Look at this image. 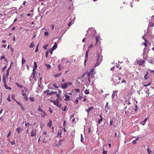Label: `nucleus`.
<instances>
[{"label": "nucleus", "instance_id": "0e129e2a", "mask_svg": "<svg viewBox=\"0 0 154 154\" xmlns=\"http://www.w3.org/2000/svg\"><path fill=\"white\" fill-rule=\"evenodd\" d=\"M126 103L128 105H129L131 103L130 102L128 101H126Z\"/></svg>", "mask_w": 154, "mask_h": 154}, {"label": "nucleus", "instance_id": "a18cd8bd", "mask_svg": "<svg viewBox=\"0 0 154 154\" xmlns=\"http://www.w3.org/2000/svg\"><path fill=\"white\" fill-rule=\"evenodd\" d=\"M6 66H4L3 68H2V71L3 72L5 71V70L6 69Z\"/></svg>", "mask_w": 154, "mask_h": 154}, {"label": "nucleus", "instance_id": "5fc2aeb1", "mask_svg": "<svg viewBox=\"0 0 154 154\" xmlns=\"http://www.w3.org/2000/svg\"><path fill=\"white\" fill-rule=\"evenodd\" d=\"M79 102V100L78 99H76V100H75V103L76 104H77Z\"/></svg>", "mask_w": 154, "mask_h": 154}, {"label": "nucleus", "instance_id": "c03bdc74", "mask_svg": "<svg viewBox=\"0 0 154 154\" xmlns=\"http://www.w3.org/2000/svg\"><path fill=\"white\" fill-rule=\"evenodd\" d=\"M54 50V49H52V48L50 50V53H51V54H52L53 51Z\"/></svg>", "mask_w": 154, "mask_h": 154}, {"label": "nucleus", "instance_id": "a878e982", "mask_svg": "<svg viewBox=\"0 0 154 154\" xmlns=\"http://www.w3.org/2000/svg\"><path fill=\"white\" fill-rule=\"evenodd\" d=\"M9 70H8V69L6 70V76L7 78H8L9 76Z\"/></svg>", "mask_w": 154, "mask_h": 154}, {"label": "nucleus", "instance_id": "4c0bfd02", "mask_svg": "<svg viewBox=\"0 0 154 154\" xmlns=\"http://www.w3.org/2000/svg\"><path fill=\"white\" fill-rule=\"evenodd\" d=\"M38 111H40V112H42V111H43V110L42 109H41L40 106H39L38 107Z\"/></svg>", "mask_w": 154, "mask_h": 154}, {"label": "nucleus", "instance_id": "338daca9", "mask_svg": "<svg viewBox=\"0 0 154 154\" xmlns=\"http://www.w3.org/2000/svg\"><path fill=\"white\" fill-rule=\"evenodd\" d=\"M7 100L8 101H9V102H10L11 101V100H10V96H9L8 97V98H7Z\"/></svg>", "mask_w": 154, "mask_h": 154}, {"label": "nucleus", "instance_id": "603ef678", "mask_svg": "<svg viewBox=\"0 0 154 154\" xmlns=\"http://www.w3.org/2000/svg\"><path fill=\"white\" fill-rule=\"evenodd\" d=\"M49 35V33L48 32H45V36H48Z\"/></svg>", "mask_w": 154, "mask_h": 154}, {"label": "nucleus", "instance_id": "473e14b6", "mask_svg": "<svg viewBox=\"0 0 154 154\" xmlns=\"http://www.w3.org/2000/svg\"><path fill=\"white\" fill-rule=\"evenodd\" d=\"M99 38H100V37L99 36L96 37L95 39H96V44H97V43L98 42Z\"/></svg>", "mask_w": 154, "mask_h": 154}, {"label": "nucleus", "instance_id": "37998d69", "mask_svg": "<svg viewBox=\"0 0 154 154\" xmlns=\"http://www.w3.org/2000/svg\"><path fill=\"white\" fill-rule=\"evenodd\" d=\"M39 45V44H38V46H37L36 48L35 49V52H37L38 51V46Z\"/></svg>", "mask_w": 154, "mask_h": 154}, {"label": "nucleus", "instance_id": "052dcab7", "mask_svg": "<svg viewBox=\"0 0 154 154\" xmlns=\"http://www.w3.org/2000/svg\"><path fill=\"white\" fill-rule=\"evenodd\" d=\"M13 63V62H12L11 64H10V66H9V67L8 68V70H10L11 68V65Z\"/></svg>", "mask_w": 154, "mask_h": 154}, {"label": "nucleus", "instance_id": "423d86ee", "mask_svg": "<svg viewBox=\"0 0 154 154\" xmlns=\"http://www.w3.org/2000/svg\"><path fill=\"white\" fill-rule=\"evenodd\" d=\"M36 130L35 129L33 130L31 133L32 137H35L36 135Z\"/></svg>", "mask_w": 154, "mask_h": 154}, {"label": "nucleus", "instance_id": "2eb2a0df", "mask_svg": "<svg viewBox=\"0 0 154 154\" xmlns=\"http://www.w3.org/2000/svg\"><path fill=\"white\" fill-rule=\"evenodd\" d=\"M4 86L7 89L10 90V89H11V87H9V86H8L6 84H5L4 85Z\"/></svg>", "mask_w": 154, "mask_h": 154}, {"label": "nucleus", "instance_id": "69168bd1", "mask_svg": "<svg viewBox=\"0 0 154 154\" xmlns=\"http://www.w3.org/2000/svg\"><path fill=\"white\" fill-rule=\"evenodd\" d=\"M53 86H54L55 88H58V87L56 85V84H54L53 85Z\"/></svg>", "mask_w": 154, "mask_h": 154}, {"label": "nucleus", "instance_id": "4468645a", "mask_svg": "<svg viewBox=\"0 0 154 154\" xmlns=\"http://www.w3.org/2000/svg\"><path fill=\"white\" fill-rule=\"evenodd\" d=\"M75 21V19H73L71 21L69 22L68 24V26H70L71 25L73 24L74 23V21Z\"/></svg>", "mask_w": 154, "mask_h": 154}, {"label": "nucleus", "instance_id": "6e6d98bb", "mask_svg": "<svg viewBox=\"0 0 154 154\" xmlns=\"http://www.w3.org/2000/svg\"><path fill=\"white\" fill-rule=\"evenodd\" d=\"M43 134L45 135H48V133L47 132V131H45V132H44L43 133Z\"/></svg>", "mask_w": 154, "mask_h": 154}, {"label": "nucleus", "instance_id": "a19ab883", "mask_svg": "<svg viewBox=\"0 0 154 154\" xmlns=\"http://www.w3.org/2000/svg\"><path fill=\"white\" fill-rule=\"evenodd\" d=\"M145 123H146V122H144V121H142L141 122V123H140V124L142 125H145Z\"/></svg>", "mask_w": 154, "mask_h": 154}, {"label": "nucleus", "instance_id": "5701e85b", "mask_svg": "<svg viewBox=\"0 0 154 154\" xmlns=\"http://www.w3.org/2000/svg\"><path fill=\"white\" fill-rule=\"evenodd\" d=\"M47 136H46V137H45L44 139L43 140V143H46L48 141V139H46V138H47Z\"/></svg>", "mask_w": 154, "mask_h": 154}, {"label": "nucleus", "instance_id": "bb28decb", "mask_svg": "<svg viewBox=\"0 0 154 154\" xmlns=\"http://www.w3.org/2000/svg\"><path fill=\"white\" fill-rule=\"evenodd\" d=\"M35 46V44H34V42H32L29 46V47L30 48H33Z\"/></svg>", "mask_w": 154, "mask_h": 154}, {"label": "nucleus", "instance_id": "58836bf2", "mask_svg": "<svg viewBox=\"0 0 154 154\" xmlns=\"http://www.w3.org/2000/svg\"><path fill=\"white\" fill-rule=\"evenodd\" d=\"M148 74V72H147L146 74L144 76V78L146 80L147 79V78H148V77L147 76V75Z\"/></svg>", "mask_w": 154, "mask_h": 154}, {"label": "nucleus", "instance_id": "4d7b16f0", "mask_svg": "<svg viewBox=\"0 0 154 154\" xmlns=\"http://www.w3.org/2000/svg\"><path fill=\"white\" fill-rule=\"evenodd\" d=\"M151 83L150 82V83H149V84H147V85H143L145 87H146V86L150 85H151Z\"/></svg>", "mask_w": 154, "mask_h": 154}, {"label": "nucleus", "instance_id": "c85d7f7f", "mask_svg": "<svg viewBox=\"0 0 154 154\" xmlns=\"http://www.w3.org/2000/svg\"><path fill=\"white\" fill-rule=\"evenodd\" d=\"M45 66L47 69H48L51 68V66L50 64H46Z\"/></svg>", "mask_w": 154, "mask_h": 154}, {"label": "nucleus", "instance_id": "774afa93", "mask_svg": "<svg viewBox=\"0 0 154 154\" xmlns=\"http://www.w3.org/2000/svg\"><path fill=\"white\" fill-rule=\"evenodd\" d=\"M18 87L21 88H22L23 87L22 85H18Z\"/></svg>", "mask_w": 154, "mask_h": 154}, {"label": "nucleus", "instance_id": "79ce46f5", "mask_svg": "<svg viewBox=\"0 0 154 154\" xmlns=\"http://www.w3.org/2000/svg\"><path fill=\"white\" fill-rule=\"evenodd\" d=\"M63 140H60L59 143H58V144L59 145H60L61 144V142H62Z\"/></svg>", "mask_w": 154, "mask_h": 154}, {"label": "nucleus", "instance_id": "8fccbe9b", "mask_svg": "<svg viewBox=\"0 0 154 154\" xmlns=\"http://www.w3.org/2000/svg\"><path fill=\"white\" fill-rule=\"evenodd\" d=\"M103 154H107V151H105L104 150H103Z\"/></svg>", "mask_w": 154, "mask_h": 154}, {"label": "nucleus", "instance_id": "20e7f679", "mask_svg": "<svg viewBox=\"0 0 154 154\" xmlns=\"http://www.w3.org/2000/svg\"><path fill=\"white\" fill-rule=\"evenodd\" d=\"M72 83L70 82H67L64 83H62L61 85V88L63 89H66L68 86L71 85Z\"/></svg>", "mask_w": 154, "mask_h": 154}, {"label": "nucleus", "instance_id": "680f3d73", "mask_svg": "<svg viewBox=\"0 0 154 154\" xmlns=\"http://www.w3.org/2000/svg\"><path fill=\"white\" fill-rule=\"evenodd\" d=\"M5 55L2 56L1 57V60H2L3 59H5Z\"/></svg>", "mask_w": 154, "mask_h": 154}, {"label": "nucleus", "instance_id": "49530a36", "mask_svg": "<svg viewBox=\"0 0 154 154\" xmlns=\"http://www.w3.org/2000/svg\"><path fill=\"white\" fill-rule=\"evenodd\" d=\"M81 141L82 142L83 140V136H82V134H81Z\"/></svg>", "mask_w": 154, "mask_h": 154}, {"label": "nucleus", "instance_id": "dca6fc26", "mask_svg": "<svg viewBox=\"0 0 154 154\" xmlns=\"http://www.w3.org/2000/svg\"><path fill=\"white\" fill-rule=\"evenodd\" d=\"M41 115L44 117L45 118V116L47 115V114L44 111H42Z\"/></svg>", "mask_w": 154, "mask_h": 154}, {"label": "nucleus", "instance_id": "aec40b11", "mask_svg": "<svg viewBox=\"0 0 154 154\" xmlns=\"http://www.w3.org/2000/svg\"><path fill=\"white\" fill-rule=\"evenodd\" d=\"M59 98L57 99V107H61V104L59 103Z\"/></svg>", "mask_w": 154, "mask_h": 154}, {"label": "nucleus", "instance_id": "f257e3e1", "mask_svg": "<svg viewBox=\"0 0 154 154\" xmlns=\"http://www.w3.org/2000/svg\"><path fill=\"white\" fill-rule=\"evenodd\" d=\"M112 79L115 85L119 84L121 82V77L116 75H113Z\"/></svg>", "mask_w": 154, "mask_h": 154}, {"label": "nucleus", "instance_id": "0eeeda50", "mask_svg": "<svg viewBox=\"0 0 154 154\" xmlns=\"http://www.w3.org/2000/svg\"><path fill=\"white\" fill-rule=\"evenodd\" d=\"M23 130V128H21L20 127H18L16 129V131L19 134H20V132L22 131Z\"/></svg>", "mask_w": 154, "mask_h": 154}, {"label": "nucleus", "instance_id": "ddd939ff", "mask_svg": "<svg viewBox=\"0 0 154 154\" xmlns=\"http://www.w3.org/2000/svg\"><path fill=\"white\" fill-rule=\"evenodd\" d=\"M75 130L72 131L71 133V135L72 137H74L75 136Z\"/></svg>", "mask_w": 154, "mask_h": 154}, {"label": "nucleus", "instance_id": "6ab92c4d", "mask_svg": "<svg viewBox=\"0 0 154 154\" xmlns=\"http://www.w3.org/2000/svg\"><path fill=\"white\" fill-rule=\"evenodd\" d=\"M94 108V107H89L88 109L87 110V111L88 113L89 112H90L91 111L92 109Z\"/></svg>", "mask_w": 154, "mask_h": 154}, {"label": "nucleus", "instance_id": "f03ea898", "mask_svg": "<svg viewBox=\"0 0 154 154\" xmlns=\"http://www.w3.org/2000/svg\"><path fill=\"white\" fill-rule=\"evenodd\" d=\"M103 60V57L100 54L97 53V54L96 63L95 64V66L99 65Z\"/></svg>", "mask_w": 154, "mask_h": 154}, {"label": "nucleus", "instance_id": "ea45409f", "mask_svg": "<svg viewBox=\"0 0 154 154\" xmlns=\"http://www.w3.org/2000/svg\"><path fill=\"white\" fill-rule=\"evenodd\" d=\"M120 65L118 64L116 65V67H117V68H119V69H121L122 67L120 66Z\"/></svg>", "mask_w": 154, "mask_h": 154}, {"label": "nucleus", "instance_id": "b1692460", "mask_svg": "<svg viewBox=\"0 0 154 154\" xmlns=\"http://www.w3.org/2000/svg\"><path fill=\"white\" fill-rule=\"evenodd\" d=\"M49 91H50V90H47L46 91H45L44 92V94L46 92H47V95H50V94H48V93H50L49 92Z\"/></svg>", "mask_w": 154, "mask_h": 154}, {"label": "nucleus", "instance_id": "9b49d317", "mask_svg": "<svg viewBox=\"0 0 154 154\" xmlns=\"http://www.w3.org/2000/svg\"><path fill=\"white\" fill-rule=\"evenodd\" d=\"M5 75H4L3 77V82L4 83V84L6 83V76Z\"/></svg>", "mask_w": 154, "mask_h": 154}, {"label": "nucleus", "instance_id": "a211bd4d", "mask_svg": "<svg viewBox=\"0 0 154 154\" xmlns=\"http://www.w3.org/2000/svg\"><path fill=\"white\" fill-rule=\"evenodd\" d=\"M89 48H88V49L86 51V54H85V58H87L88 57V52L89 51Z\"/></svg>", "mask_w": 154, "mask_h": 154}, {"label": "nucleus", "instance_id": "6e6552de", "mask_svg": "<svg viewBox=\"0 0 154 154\" xmlns=\"http://www.w3.org/2000/svg\"><path fill=\"white\" fill-rule=\"evenodd\" d=\"M92 30L91 34L93 35H95L96 33V30L93 29H89V31Z\"/></svg>", "mask_w": 154, "mask_h": 154}, {"label": "nucleus", "instance_id": "7ed1b4c3", "mask_svg": "<svg viewBox=\"0 0 154 154\" xmlns=\"http://www.w3.org/2000/svg\"><path fill=\"white\" fill-rule=\"evenodd\" d=\"M94 70V69H92L89 72L87 73L88 79L89 82L91 81V79L94 77V74L93 73Z\"/></svg>", "mask_w": 154, "mask_h": 154}, {"label": "nucleus", "instance_id": "f3484780", "mask_svg": "<svg viewBox=\"0 0 154 154\" xmlns=\"http://www.w3.org/2000/svg\"><path fill=\"white\" fill-rule=\"evenodd\" d=\"M57 47V45L56 42H54V45L52 47V48L55 50Z\"/></svg>", "mask_w": 154, "mask_h": 154}, {"label": "nucleus", "instance_id": "3c124183", "mask_svg": "<svg viewBox=\"0 0 154 154\" xmlns=\"http://www.w3.org/2000/svg\"><path fill=\"white\" fill-rule=\"evenodd\" d=\"M66 106H65L64 107V108H63V107L61 109L63 111H65L66 110Z\"/></svg>", "mask_w": 154, "mask_h": 154}, {"label": "nucleus", "instance_id": "c756f323", "mask_svg": "<svg viewBox=\"0 0 154 154\" xmlns=\"http://www.w3.org/2000/svg\"><path fill=\"white\" fill-rule=\"evenodd\" d=\"M26 60L24 59V58L22 57V64H23L24 63L26 62Z\"/></svg>", "mask_w": 154, "mask_h": 154}, {"label": "nucleus", "instance_id": "72a5a7b5", "mask_svg": "<svg viewBox=\"0 0 154 154\" xmlns=\"http://www.w3.org/2000/svg\"><path fill=\"white\" fill-rule=\"evenodd\" d=\"M57 93V91H52L50 92V93H48V94H50V95H51L54 94H55Z\"/></svg>", "mask_w": 154, "mask_h": 154}, {"label": "nucleus", "instance_id": "864d4df0", "mask_svg": "<svg viewBox=\"0 0 154 154\" xmlns=\"http://www.w3.org/2000/svg\"><path fill=\"white\" fill-rule=\"evenodd\" d=\"M94 47V45H93L92 44H91L89 45V47L88 48H93Z\"/></svg>", "mask_w": 154, "mask_h": 154}, {"label": "nucleus", "instance_id": "412c9836", "mask_svg": "<svg viewBox=\"0 0 154 154\" xmlns=\"http://www.w3.org/2000/svg\"><path fill=\"white\" fill-rule=\"evenodd\" d=\"M84 92L86 94H89V89H85L84 91Z\"/></svg>", "mask_w": 154, "mask_h": 154}, {"label": "nucleus", "instance_id": "e433bc0d", "mask_svg": "<svg viewBox=\"0 0 154 154\" xmlns=\"http://www.w3.org/2000/svg\"><path fill=\"white\" fill-rule=\"evenodd\" d=\"M51 124H52V122L51 120H50L49 122L48 123V126L50 127H51Z\"/></svg>", "mask_w": 154, "mask_h": 154}, {"label": "nucleus", "instance_id": "de8ad7c7", "mask_svg": "<svg viewBox=\"0 0 154 154\" xmlns=\"http://www.w3.org/2000/svg\"><path fill=\"white\" fill-rule=\"evenodd\" d=\"M135 108L134 109V111L135 112H136V111H137V109H137V106L136 105H135Z\"/></svg>", "mask_w": 154, "mask_h": 154}, {"label": "nucleus", "instance_id": "f704fd0d", "mask_svg": "<svg viewBox=\"0 0 154 154\" xmlns=\"http://www.w3.org/2000/svg\"><path fill=\"white\" fill-rule=\"evenodd\" d=\"M139 139V137H138L137 138V139H136L133 140L132 141V143L134 144H135L136 143V141L138 140Z\"/></svg>", "mask_w": 154, "mask_h": 154}, {"label": "nucleus", "instance_id": "cd10ccee", "mask_svg": "<svg viewBox=\"0 0 154 154\" xmlns=\"http://www.w3.org/2000/svg\"><path fill=\"white\" fill-rule=\"evenodd\" d=\"M61 73H59V74H55L54 75V76L55 77H57L60 76L61 75Z\"/></svg>", "mask_w": 154, "mask_h": 154}, {"label": "nucleus", "instance_id": "7c9ffc66", "mask_svg": "<svg viewBox=\"0 0 154 154\" xmlns=\"http://www.w3.org/2000/svg\"><path fill=\"white\" fill-rule=\"evenodd\" d=\"M34 67L33 68H34L35 69V68H36L37 67V63H36V62H34Z\"/></svg>", "mask_w": 154, "mask_h": 154}, {"label": "nucleus", "instance_id": "39448f33", "mask_svg": "<svg viewBox=\"0 0 154 154\" xmlns=\"http://www.w3.org/2000/svg\"><path fill=\"white\" fill-rule=\"evenodd\" d=\"M137 63L139 65H141L144 63V60H136Z\"/></svg>", "mask_w": 154, "mask_h": 154}, {"label": "nucleus", "instance_id": "f8f14e48", "mask_svg": "<svg viewBox=\"0 0 154 154\" xmlns=\"http://www.w3.org/2000/svg\"><path fill=\"white\" fill-rule=\"evenodd\" d=\"M35 69L34 68H33V73L31 75L32 76H33V78H34L35 77V75L36 73V71H35Z\"/></svg>", "mask_w": 154, "mask_h": 154}, {"label": "nucleus", "instance_id": "2f4dec72", "mask_svg": "<svg viewBox=\"0 0 154 154\" xmlns=\"http://www.w3.org/2000/svg\"><path fill=\"white\" fill-rule=\"evenodd\" d=\"M147 151L148 154H150L152 152L151 150L148 148H147Z\"/></svg>", "mask_w": 154, "mask_h": 154}, {"label": "nucleus", "instance_id": "c9c22d12", "mask_svg": "<svg viewBox=\"0 0 154 154\" xmlns=\"http://www.w3.org/2000/svg\"><path fill=\"white\" fill-rule=\"evenodd\" d=\"M105 110H106V112L107 113L108 110L109 109V108L108 106H105Z\"/></svg>", "mask_w": 154, "mask_h": 154}, {"label": "nucleus", "instance_id": "13d9d810", "mask_svg": "<svg viewBox=\"0 0 154 154\" xmlns=\"http://www.w3.org/2000/svg\"><path fill=\"white\" fill-rule=\"evenodd\" d=\"M113 122V121L112 120H110V125H109L110 126L112 124Z\"/></svg>", "mask_w": 154, "mask_h": 154}, {"label": "nucleus", "instance_id": "1a4fd4ad", "mask_svg": "<svg viewBox=\"0 0 154 154\" xmlns=\"http://www.w3.org/2000/svg\"><path fill=\"white\" fill-rule=\"evenodd\" d=\"M64 96L65 97V98L64 99V100L67 101L69 100L70 96L69 95L66 94L64 95Z\"/></svg>", "mask_w": 154, "mask_h": 154}, {"label": "nucleus", "instance_id": "393cba45", "mask_svg": "<svg viewBox=\"0 0 154 154\" xmlns=\"http://www.w3.org/2000/svg\"><path fill=\"white\" fill-rule=\"evenodd\" d=\"M29 99L30 101H34L35 100V98L34 97H30L29 98Z\"/></svg>", "mask_w": 154, "mask_h": 154}, {"label": "nucleus", "instance_id": "9d476101", "mask_svg": "<svg viewBox=\"0 0 154 154\" xmlns=\"http://www.w3.org/2000/svg\"><path fill=\"white\" fill-rule=\"evenodd\" d=\"M99 116L100 117V119H99L98 120V124H100L101 122L103 120V118H102V116L101 115V114L99 115Z\"/></svg>", "mask_w": 154, "mask_h": 154}, {"label": "nucleus", "instance_id": "4be33fe9", "mask_svg": "<svg viewBox=\"0 0 154 154\" xmlns=\"http://www.w3.org/2000/svg\"><path fill=\"white\" fill-rule=\"evenodd\" d=\"M20 106L21 110L22 111H25V108L24 107L22 106L21 104H20Z\"/></svg>", "mask_w": 154, "mask_h": 154}, {"label": "nucleus", "instance_id": "e2e57ef3", "mask_svg": "<svg viewBox=\"0 0 154 154\" xmlns=\"http://www.w3.org/2000/svg\"><path fill=\"white\" fill-rule=\"evenodd\" d=\"M48 50L46 53V57H48Z\"/></svg>", "mask_w": 154, "mask_h": 154}, {"label": "nucleus", "instance_id": "bf43d9fd", "mask_svg": "<svg viewBox=\"0 0 154 154\" xmlns=\"http://www.w3.org/2000/svg\"><path fill=\"white\" fill-rule=\"evenodd\" d=\"M75 91L76 92H79L80 90L79 89H75Z\"/></svg>", "mask_w": 154, "mask_h": 154}, {"label": "nucleus", "instance_id": "09e8293b", "mask_svg": "<svg viewBox=\"0 0 154 154\" xmlns=\"http://www.w3.org/2000/svg\"><path fill=\"white\" fill-rule=\"evenodd\" d=\"M24 99L26 100V101H27L28 100V98L26 96H25L24 97Z\"/></svg>", "mask_w": 154, "mask_h": 154}]
</instances>
